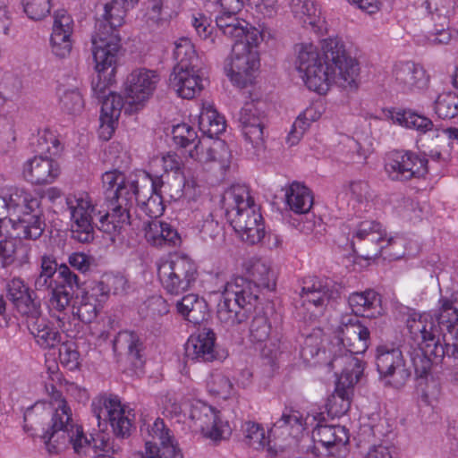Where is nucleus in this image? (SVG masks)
<instances>
[{"label": "nucleus", "instance_id": "nucleus-34", "mask_svg": "<svg viewBox=\"0 0 458 458\" xmlns=\"http://www.w3.org/2000/svg\"><path fill=\"white\" fill-rule=\"evenodd\" d=\"M8 222L13 223L15 236L19 240L36 241L43 234L46 227L45 218L40 208H38V212L23 213L19 215L16 219H9Z\"/></svg>", "mask_w": 458, "mask_h": 458}, {"label": "nucleus", "instance_id": "nucleus-5", "mask_svg": "<svg viewBox=\"0 0 458 458\" xmlns=\"http://www.w3.org/2000/svg\"><path fill=\"white\" fill-rule=\"evenodd\" d=\"M242 279H231L226 283L217 305V318L225 327H233L246 321L247 312L255 303V293L250 288L243 290Z\"/></svg>", "mask_w": 458, "mask_h": 458}, {"label": "nucleus", "instance_id": "nucleus-44", "mask_svg": "<svg viewBox=\"0 0 458 458\" xmlns=\"http://www.w3.org/2000/svg\"><path fill=\"white\" fill-rule=\"evenodd\" d=\"M285 197L289 208L297 214L308 213L313 205V196L310 190L297 182L289 186Z\"/></svg>", "mask_w": 458, "mask_h": 458}, {"label": "nucleus", "instance_id": "nucleus-38", "mask_svg": "<svg viewBox=\"0 0 458 458\" xmlns=\"http://www.w3.org/2000/svg\"><path fill=\"white\" fill-rule=\"evenodd\" d=\"M145 238L149 244L156 247L177 246L181 242L180 235L175 228L168 223L157 220L147 224Z\"/></svg>", "mask_w": 458, "mask_h": 458}, {"label": "nucleus", "instance_id": "nucleus-2", "mask_svg": "<svg viewBox=\"0 0 458 458\" xmlns=\"http://www.w3.org/2000/svg\"><path fill=\"white\" fill-rule=\"evenodd\" d=\"M55 398L58 405L53 415V424L50 430L45 435L46 447L49 454H55L72 445L77 454L86 452L92 448L94 455L98 454H114L115 448L110 438L103 433L88 439L81 427L74 425L72 420V411L61 394L56 393Z\"/></svg>", "mask_w": 458, "mask_h": 458}, {"label": "nucleus", "instance_id": "nucleus-46", "mask_svg": "<svg viewBox=\"0 0 458 458\" xmlns=\"http://www.w3.org/2000/svg\"><path fill=\"white\" fill-rule=\"evenodd\" d=\"M123 108L127 114L138 111L135 110L134 106H130L126 99L123 101L121 95L109 91L107 97L101 101L100 120L106 123H116Z\"/></svg>", "mask_w": 458, "mask_h": 458}, {"label": "nucleus", "instance_id": "nucleus-47", "mask_svg": "<svg viewBox=\"0 0 458 458\" xmlns=\"http://www.w3.org/2000/svg\"><path fill=\"white\" fill-rule=\"evenodd\" d=\"M174 58L176 61L174 71L199 67V59L189 38H182L175 42Z\"/></svg>", "mask_w": 458, "mask_h": 458}, {"label": "nucleus", "instance_id": "nucleus-40", "mask_svg": "<svg viewBox=\"0 0 458 458\" xmlns=\"http://www.w3.org/2000/svg\"><path fill=\"white\" fill-rule=\"evenodd\" d=\"M178 312L189 322L200 324L208 315V303L196 294H188L176 303Z\"/></svg>", "mask_w": 458, "mask_h": 458}, {"label": "nucleus", "instance_id": "nucleus-35", "mask_svg": "<svg viewBox=\"0 0 458 458\" xmlns=\"http://www.w3.org/2000/svg\"><path fill=\"white\" fill-rule=\"evenodd\" d=\"M191 419L195 421V425L205 437L216 441L223 437V423L210 406L193 407L191 411Z\"/></svg>", "mask_w": 458, "mask_h": 458}, {"label": "nucleus", "instance_id": "nucleus-56", "mask_svg": "<svg viewBox=\"0 0 458 458\" xmlns=\"http://www.w3.org/2000/svg\"><path fill=\"white\" fill-rule=\"evenodd\" d=\"M116 62H117V59L110 65H105L103 67V69L101 70L98 66V62L95 61V63H96L95 68L98 72V81H92V89H93L94 95L99 101H102L103 99H105V98L107 97V94L110 91L107 89V86L111 81V77L114 75Z\"/></svg>", "mask_w": 458, "mask_h": 458}, {"label": "nucleus", "instance_id": "nucleus-8", "mask_svg": "<svg viewBox=\"0 0 458 458\" xmlns=\"http://www.w3.org/2000/svg\"><path fill=\"white\" fill-rule=\"evenodd\" d=\"M375 363L378 378L385 386L400 389L409 380L411 373L400 348L378 345Z\"/></svg>", "mask_w": 458, "mask_h": 458}, {"label": "nucleus", "instance_id": "nucleus-19", "mask_svg": "<svg viewBox=\"0 0 458 458\" xmlns=\"http://www.w3.org/2000/svg\"><path fill=\"white\" fill-rule=\"evenodd\" d=\"M332 358L328 362V367L335 370L338 377L336 384L353 389L364 371V362L354 356L355 352H350L347 348L338 347L335 350H330Z\"/></svg>", "mask_w": 458, "mask_h": 458}, {"label": "nucleus", "instance_id": "nucleus-28", "mask_svg": "<svg viewBox=\"0 0 458 458\" xmlns=\"http://www.w3.org/2000/svg\"><path fill=\"white\" fill-rule=\"evenodd\" d=\"M73 20L64 10L55 12L53 30L50 37L52 53L59 57L68 56L72 51Z\"/></svg>", "mask_w": 458, "mask_h": 458}, {"label": "nucleus", "instance_id": "nucleus-61", "mask_svg": "<svg viewBox=\"0 0 458 458\" xmlns=\"http://www.w3.org/2000/svg\"><path fill=\"white\" fill-rule=\"evenodd\" d=\"M4 225L0 224V259L3 267H8L15 261L18 246L21 243L15 235L6 236L3 233L2 227Z\"/></svg>", "mask_w": 458, "mask_h": 458}, {"label": "nucleus", "instance_id": "nucleus-14", "mask_svg": "<svg viewBox=\"0 0 458 458\" xmlns=\"http://www.w3.org/2000/svg\"><path fill=\"white\" fill-rule=\"evenodd\" d=\"M91 408L98 427L102 420H108L116 437L123 438L131 435L132 423L129 418L130 412L126 414L117 397L97 398L92 402Z\"/></svg>", "mask_w": 458, "mask_h": 458}, {"label": "nucleus", "instance_id": "nucleus-32", "mask_svg": "<svg viewBox=\"0 0 458 458\" xmlns=\"http://www.w3.org/2000/svg\"><path fill=\"white\" fill-rule=\"evenodd\" d=\"M115 352L124 353L135 368L144 363V343L141 336L134 331H121L113 340Z\"/></svg>", "mask_w": 458, "mask_h": 458}, {"label": "nucleus", "instance_id": "nucleus-64", "mask_svg": "<svg viewBox=\"0 0 458 458\" xmlns=\"http://www.w3.org/2000/svg\"><path fill=\"white\" fill-rule=\"evenodd\" d=\"M26 15L34 21H40L50 13L51 0H21Z\"/></svg>", "mask_w": 458, "mask_h": 458}, {"label": "nucleus", "instance_id": "nucleus-48", "mask_svg": "<svg viewBox=\"0 0 458 458\" xmlns=\"http://www.w3.org/2000/svg\"><path fill=\"white\" fill-rule=\"evenodd\" d=\"M26 189L15 186L0 188V224H6V215L15 216L21 198Z\"/></svg>", "mask_w": 458, "mask_h": 458}, {"label": "nucleus", "instance_id": "nucleus-58", "mask_svg": "<svg viewBox=\"0 0 458 458\" xmlns=\"http://www.w3.org/2000/svg\"><path fill=\"white\" fill-rule=\"evenodd\" d=\"M420 345L419 350H415L411 354V361L414 368V372L417 377H427L431 370L432 360H430L429 352H427V343H422L421 340H414Z\"/></svg>", "mask_w": 458, "mask_h": 458}, {"label": "nucleus", "instance_id": "nucleus-45", "mask_svg": "<svg viewBox=\"0 0 458 458\" xmlns=\"http://www.w3.org/2000/svg\"><path fill=\"white\" fill-rule=\"evenodd\" d=\"M390 117L394 123L407 129H413L420 133H426L433 129V122L421 114L410 109H394L390 111Z\"/></svg>", "mask_w": 458, "mask_h": 458}, {"label": "nucleus", "instance_id": "nucleus-57", "mask_svg": "<svg viewBox=\"0 0 458 458\" xmlns=\"http://www.w3.org/2000/svg\"><path fill=\"white\" fill-rule=\"evenodd\" d=\"M235 233L245 242L250 245L259 243L265 237V225L261 213L246 224V228L235 230Z\"/></svg>", "mask_w": 458, "mask_h": 458}, {"label": "nucleus", "instance_id": "nucleus-49", "mask_svg": "<svg viewBox=\"0 0 458 458\" xmlns=\"http://www.w3.org/2000/svg\"><path fill=\"white\" fill-rule=\"evenodd\" d=\"M301 417L298 411H284L269 429V436H294L302 430Z\"/></svg>", "mask_w": 458, "mask_h": 458}, {"label": "nucleus", "instance_id": "nucleus-43", "mask_svg": "<svg viewBox=\"0 0 458 458\" xmlns=\"http://www.w3.org/2000/svg\"><path fill=\"white\" fill-rule=\"evenodd\" d=\"M38 317L31 318L35 320L29 323L28 328L30 334L40 347L44 349L55 348L61 343V334Z\"/></svg>", "mask_w": 458, "mask_h": 458}, {"label": "nucleus", "instance_id": "nucleus-24", "mask_svg": "<svg viewBox=\"0 0 458 458\" xmlns=\"http://www.w3.org/2000/svg\"><path fill=\"white\" fill-rule=\"evenodd\" d=\"M106 201L132 202L138 194V181L127 178L119 170H111L102 175Z\"/></svg>", "mask_w": 458, "mask_h": 458}, {"label": "nucleus", "instance_id": "nucleus-12", "mask_svg": "<svg viewBox=\"0 0 458 458\" xmlns=\"http://www.w3.org/2000/svg\"><path fill=\"white\" fill-rule=\"evenodd\" d=\"M385 170L392 181L407 182L428 174V159L412 151L393 150L386 156Z\"/></svg>", "mask_w": 458, "mask_h": 458}, {"label": "nucleus", "instance_id": "nucleus-18", "mask_svg": "<svg viewBox=\"0 0 458 458\" xmlns=\"http://www.w3.org/2000/svg\"><path fill=\"white\" fill-rule=\"evenodd\" d=\"M244 276H237L233 279H242L245 284L243 290L250 288L255 293V302L259 298L260 289L273 291L276 288V274L269 263L260 258L251 257L242 264Z\"/></svg>", "mask_w": 458, "mask_h": 458}, {"label": "nucleus", "instance_id": "nucleus-16", "mask_svg": "<svg viewBox=\"0 0 458 458\" xmlns=\"http://www.w3.org/2000/svg\"><path fill=\"white\" fill-rule=\"evenodd\" d=\"M150 439H146L145 454L140 458H182L170 429L160 418L147 427Z\"/></svg>", "mask_w": 458, "mask_h": 458}, {"label": "nucleus", "instance_id": "nucleus-63", "mask_svg": "<svg viewBox=\"0 0 458 458\" xmlns=\"http://www.w3.org/2000/svg\"><path fill=\"white\" fill-rule=\"evenodd\" d=\"M35 151L43 154L48 153L55 156L60 152V142L56 136L50 130L39 131L36 141L32 142Z\"/></svg>", "mask_w": 458, "mask_h": 458}, {"label": "nucleus", "instance_id": "nucleus-53", "mask_svg": "<svg viewBox=\"0 0 458 458\" xmlns=\"http://www.w3.org/2000/svg\"><path fill=\"white\" fill-rule=\"evenodd\" d=\"M199 123L201 131L209 138L217 137L225 130V118L213 109L202 112Z\"/></svg>", "mask_w": 458, "mask_h": 458}, {"label": "nucleus", "instance_id": "nucleus-6", "mask_svg": "<svg viewBox=\"0 0 458 458\" xmlns=\"http://www.w3.org/2000/svg\"><path fill=\"white\" fill-rule=\"evenodd\" d=\"M407 328L413 340H421L427 343V352L435 358L442 359L445 356L458 358V330L454 332L452 342H440L437 328L428 315L411 312L407 318Z\"/></svg>", "mask_w": 458, "mask_h": 458}, {"label": "nucleus", "instance_id": "nucleus-26", "mask_svg": "<svg viewBox=\"0 0 458 458\" xmlns=\"http://www.w3.org/2000/svg\"><path fill=\"white\" fill-rule=\"evenodd\" d=\"M249 337L254 344L265 343L260 352L262 357L275 360L282 352L281 342L278 338L271 337V323L265 314H257L250 321Z\"/></svg>", "mask_w": 458, "mask_h": 458}, {"label": "nucleus", "instance_id": "nucleus-25", "mask_svg": "<svg viewBox=\"0 0 458 458\" xmlns=\"http://www.w3.org/2000/svg\"><path fill=\"white\" fill-rule=\"evenodd\" d=\"M151 186L153 191H158L162 196L165 195L174 201L182 199L191 200L195 197L193 182H187L182 173H167L151 177Z\"/></svg>", "mask_w": 458, "mask_h": 458}, {"label": "nucleus", "instance_id": "nucleus-7", "mask_svg": "<svg viewBox=\"0 0 458 458\" xmlns=\"http://www.w3.org/2000/svg\"><path fill=\"white\" fill-rule=\"evenodd\" d=\"M158 278L167 293L179 295L196 282L198 269L195 262L185 255H176L159 265Z\"/></svg>", "mask_w": 458, "mask_h": 458}, {"label": "nucleus", "instance_id": "nucleus-17", "mask_svg": "<svg viewBox=\"0 0 458 458\" xmlns=\"http://www.w3.org/2000/svg\"><path fill=\"white\" fill-rule=\"evenodd\" d=\"M267 104L260 99L246 102L239 112L238 122L242 132L253 148L263 145L264 128L267 122Z\"/></svg>", "mask_w": 458, "mask_h": 458}, {"label": "nucleus", "instance_id": "nucleus-23", "mask_svg": "<svg viewBox=\"0 0 458 458\" xmlns=\"http://www.w3.org/2000/svg\"><path fill=\"white\" fill-rule=\"evenodd\" d=\"M58 279L59 281L55 282V287L50 291L48 307L50 310L62 312L77 294L80 283L78 276L65 264L59 266Z\"/></svg>", "mask_w": 458, "mask_h": 458}, {"label": "nucleus", "instance_id": "nucleus-62", "mask_svg": "<svg viewBox=\"0 0 458 458\" xmlns=\"http://www.w3.org/2000/svg\"><path fill=\"white\" fill-rule=\"evenodd\" d=\"M134 199L137 201L140 208L151 218L162 216L165 211L163 196L158 191L152 190V194L146 200L140 199V192L138 191L137 197L134 196L133 198Z\"/></svg>", "mask_w": 458, "mask_h": 458}, {"label": "nucleus", "instance_id": "nucleus-52", "mask_svg": "<svg viewBox=\"0 0 458 458\" xmlns=\"http://www.w3.org/2000/svg\"><path fill=\"white\" fill-rule=\"evenodd\" d=\"M58 91L60 106L64 112L69 114H79L82 112L84 99L79 89L60 87Z\"/></svg>", "mask_w": 458, "mask_h": 458}, {"label": "nucleus", "instance_id": "nucleus-60", "mask_svg": "<svg viewBox=\"0 0 458 458\" xmlns=\"http://www.w3.org/2000/svg\"><path fill=\"white\" fill-rule=\"evenodd\" d=\"M246 444L256 450L264 449L269 443L264 428L253 421H246L242 427Z\"/></svg>", "mask_w": 458, "mask_h": 458}, {"label": "nucleus", "instance_id": "nucleus-50", "mask_svg": "<svg viewBox=\"0 0 458 458\" xmlns=\"http://www.w3.org/2000/svg\"><path fill=\"white\" fill-rule=\"evenodd\" d=\"M226 150L224 142H214L212 146L201 141L199 139L193 144V148L189 150V156L193 160L199 163H208L211 161L224 162L225 158L218 155V150Z\"/></svg>", "mask_w": 458, "mask_h": 458}, {"label": "nucleus", "instance_id": "nucleus-4", "mask_svg": "<svg viewBox=\"0 0 458 458\" xmlns=\"http://www.w3.org/2000/svg\"><path fill=\"white\" fill-rule=\"evenodd\" d=\"M262 39V33L253 30L246 38L233 41L226 71L230 81L238 88H246L253 83L254 72L259 64L258 46Z\"/></svg>", "mask_w": 458, "mask_h": 458}, {"label": "nucleus", "instance_id": "nucleus-22", "mask_svg": "<svg viewBox=\"0 0 458 458\" xmlns=\"http://www.w3.org/2000/svg\"><path fill=\"white\" fill-rule=\"evenodd\" d=\"M106 210H97V228L108 234L114 242L116 235L121 233L125 225H131V208L132 202L106 201Z\"/></svg>", "mask_w": 458, "mask_h": 458}, {"label": "nucleus", "instance_id": "nucleus-59", "mask_svg": "<svg viewBox=\"0 0 458 458\" xmlns=\"http://www.w3.org/2000/svg\"><path fill=\"white\" fill-rule=\"evenodd\" d=\"M436 114L442 119H451L458 115V95L443 92L435 102Z\"/></svg>", "mask_w": 458, "mask_h": 458}, {"label": "nucleus", "instance_id": "nucleus-10", "mask_svg": "<svg viewBox=\"0 0 458 458\" xmlns=\"http://www.w3.org/2000/svg\"><path fill=\"white\" fill-rule=\"evenodd\" d=\"M222 203L234 231L246 228V224L260 214L259 207L250 196L249 188L243 184H234L228 188L222 197Z\"/></svg>", "mask_w": 458, "mask_h": 458}, {"label": "nucleus", "instance_id": "nucleus-36", "mask_svg": "<svg viewBox=\"0 0 458 458\" xmlns=\"http://www.w3.org/2000/svg\"><path fill=\"white\" fill-rule=\"evenodd\" d=\"M287 1L293 12L302 19L304 27L318 34L327 31L325 18L321 15V11L315 2L311 0Z\"/></svg>", "mask_w": 458, "mask_h": 458}, {"label": "nucleus", "instance_id": "nucleus-29", "mask_svg": "<svg viewBox=\"0 0 458 458\" xmlns=\"http://www.w3.org/2000/svg\"><path fill=\"white\" fill-rule=\"evenodd\" d=\"M216 334L209 328H203L196 335H191L185 344L187 360L210 362L218 359L216 350Z\"/></svg>", "mask_w": 458, "mask_h": 458}, {"label": "nucleus", "instance_id": "nucleus-33", "mask_svg": "<svg viewBox=\"0 0 458 458\" xmlns=\"http://www.w3.org/2000/svg\"><path fill=\"white\" fill-rule=\"evenodd\" d=\"M393 74L395 82L403 92L423 89L428 82L425 70L413 62L396 64Z\"/></svg>", "mask_w": 458, "mask_h": 458}, {"label": "nucleus", "instance_id": "nucleus-31", "mask_svg": "<svg viewBox=\"0 0 458 458\" xmlns=\"http://www.w3.org/2000/svg\"><path fill=\"white\" fill-rule=\"evenodd\" d=\"M169 82L179 97L187 99L193 98L204 88L200 67L173 71Z\"/></svg>", "mask_w": 458, "mask_h": 458}, {"label": "nucleus", "instance_id": "nucleus-21", "mask_svg": "<svg viewBox=\"0 0 458 458\" xmlns=\"http://www.w3.org/2000/svg\"><path fill=\"white\" fill-rule=\"evenodd\" d=\"M338 339L336 346L344 347L352 352L363 353L369 345L370 333L364 326L359 317L345 315L341 319L337 329Z\"/></svg>", "mask_w": 458, "mask_h": 458}, {"label": "nucleus", "instance_id": "nucleus-42", "mask_svg": "<svg viewBox=\"0 0 458 458\" xmlns=\"http://www.w3.org/2000/svg\"><path fill=\"white\" fill-rule=\"evenodd\" d=\"M56 393L62 395V394L59 391L55 390L54 386H52L53 403L50 405L45 407L43 404H35L34 406L28 408L26 410L23 416L25 430L30 431L36 429V427L41 425L42 420L46 418H48L50 415H52L51 420L53 419V415L55 412V409L58 405V401H56L55 394ZM61 399L64 398L61 396ZM53 421L51 420V426L43 435V439L45 443V435L50 430Z\"/></svg>", "mask_w": 458, "mask_h": 458}, {"label": "nucleus", "instance_id": "nucleus-27", "mask_svg": "<svg viewBox=\"0 0 458 458\" xmlns=\"http://www.w3.org/2000/svg\"><path fill=\"white\" fill-rule=\"evenodd\" d=\"M60 173L59 164L55 159L43 155L28 159L22 168L23 178L37 185L52 183Z\"/></svg>", "mask_w": 458, "mask_h": 458}, {"label": "nucleus", "instance_id": "nucleus-30", "mask_svg": "<svg viewBox=\"0 0 458 458\" xmlns=\"http://www.w3.org/2000/svg\"><path fill=\"white\" fill-rule=\"evenodd\" d=\"M7 297L22 316L36 318L40 315V304L32 292L20 277H13L6 284Z\"/></svg>", "mask_w": 458, "mask_h": 458}, {"label": "nucleus", "instance_id": "nucleus-1", "mask_svg": "<svg viewBox=\"0 0 458 458\" xmlns=\"http://www.w3.org/2000/svg\"><path fill=\"white\" fill-rule=\"evenodd\" d=\"M321 49L323 58L311 43L295 46L296 68L306 86L319 94L326 92L331 83L345 89H356L359 64L348 55L344 42L338 38H329L322 41Z\"/></svg>", "mask_w": 458, "mask_h": 458}, {"label": "nucleus", "instance_id": "nucleus-15", "mask_svg": "<svg viewBox=\"0 0 458 458\" xmlns=\"http://www.w3.org/2000/svg\"><path fill=\"white\" fill-rule=\"evenodd\" d=\"M341 286L330 279L307 276L301 281L299 293L303 306H310L323 310L327 305L340 298Z\"/></svg>", "mask_w": 458, "mask_h": 458}, {"label": "nucleus", "instance_id": "nucleus-9", "mask_svg": "<svg viewBox=\"0 0 458 458\" xmlns=\"http://www.w3.org/2000/svg\"><path fill=\"white\" fill-rule=\"evenodd\" d=\"M375 363L378 378L385 386L400 389L409 380L411 373L400 348L378 345Z\"/></svg>", "mask_w": 458, "mask_h": 458}, {"label": "nucleus", "instance_id": "nucleus-39", "mask_svg": "<svg viewBox=\"0 0 458 458\" xmlns=\"http://www.w3.org/2000/svg\"><path fill=\"white\" fill-rule=\"evenodd\" d=\"M348 303L354 316L375 317L379 314L381 299L374 290L368 289L364 292H354L350 294Z\"/></svg>", "mask_w": 458, "mask_h": 458}, {"label": "nucleus", "instance_id": "nucleus-3", "mask_svg": "<svg viewBox=\"0 0 458 458\" xmlns=\"http://www.w3.org/2000/svg\"><path fill=\"white\" fill-rule=\"evenodd\" d=\"M127 9L119 0H113L105 4L102 19L96 22L92 36V54L101 70L117 59L121 50L118 28L124 22Z\"/></svg>", "mask_w": 458, "mask_h": 458}, {"label": "nucleus", "instance_id": "nucleus-11", "mask_svg": "<svg viewBox=\"0 0 458 458\" xmlns=\"http://www.w3.org/2000/svg\"><path fill=\"white\" fill-rule=\"evenodd\" d=\"M66 204L71 213L72 238L81 243L93 241V219H97V209L89 195H70L66 198Z\"/></svg>", "mask_w": 458, "mask_h": 458}, {"label": "nucleus", "instance_id": "nucleus-55", "mask_svg": "<svg viewBox=\"0 0 458 458\" xmlns=\"http://www.w3.org/2000/svg\"><path fill=\"white\" fill-rule=\"evenodd\" d=\"M101 306L78 293L72 305V314L85 324L91 323L98 316Z\"/></svg>", "mask_w": 458, "mask_h": 458}, {"label": "nucleus", "instance_id": "nucleus-41", "mask_svg": "<svg viewBox=\"0 0 458 458\" xmlns=\"http://www.w3.org/2000/svg\"><path fill=\"white\" fill-rule=\"evenodd\" d=\"M216 22L223 35L232 39L233 42L246 38L251 30H258L246 21L237 18L235 13H230L229 12L217 16Z\"/></svg>", "mask_w": 458, "mask_h": 458}, {"label": "nucleus", "instance_id": "nucleus-37", "mask_svg": "<svg viewBox=\"0 0 458 458\" xmlns=\"http://www.w3.org/2000/svg\"><path fill=\"white\" fill-rule=\"evenodd\" d=\"M312 439L333 454L335 447L348 444L349 433L344 426L318 424L312 430Z\"/></svg>", "mask_w": 458, "mask_h": 458}, {"label": "nucleus", "instance_id": "nucleus-51", "mask_svg": "<svg viewBox=\"0 0 458 458\" xmlns=\"http://www.w3.org/2000/svg\"><path fill=\"white\" fill-rule=\"evenodd\" d=\"M353 389L335 384L334 394L329 397L327 407L328 414L333 417L344 415L351 407Z\"/></svg>", "mask_w": 458, "mask_h": 458}, {"label": "nucleus", "instance_id": "nucleus-54", "mask_svg": "<svg viewBox=\"0 0 458 458\" xmlns=\"http://www.w3.org/2000/svg\"><path fill=\"white\" fill-rule=\"evenodd\" d=\"M437 320L438 325L445 327L450 334L458 331V309L454 306L451 300L447 298L439 300Z\"/></svg>", "mask_w": 458, "mask_h": 458}, {"label": "nucleus", "instance_id": "nucleus-13", "mask_svg": "<svg viewBox=\"0 0 458 458\" xmlns=\"http://www.w3.org/2000/svg\"><path fill=\"white\" fill-rule=\"evenodd\" d=\"M160 81L158 73L154 70L138 68L128 74L123 83V93L126 102L134 106L135 110L140 109L149 99Z\"/></svg>", "mask_w": 458, "mask_h": 458}, {"label": "nucleus", "instance_id": "nucleus-20", "mask_svg": "<svg viewBox=\"0 0 458 458\" xmlns=\"http://www.w3.org/2000/svg\"><path fill=\"white\" fill-rule=\"evenodd\" d=\"M384 234L379 223L370 220L360 222L352 234L353 250L365 259H370L381 254L384 245Z\"/></svg>", "mask_w": 458, "mask_h": 458}]
</instances>
